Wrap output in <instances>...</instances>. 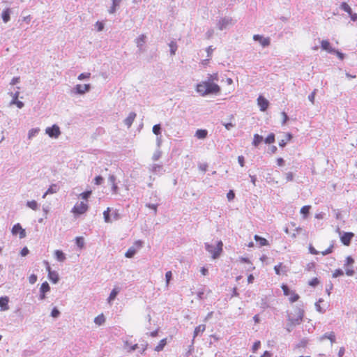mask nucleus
<instances>
[{"label": "nucleus", "mask_w": 357, "mask_h": 357, "mask_svg": "<svg viewBox=\"0 0 357 357\" xmlns=\"http://www.w3.org/2000/svg\"><path fill=\"white\" fill-rule=\"evenodd\" d=\"M196 91L202 96L208 95H219L221 93L220 86L211 81H203L196 84Z\"/></svg>", "instance_id": "f257e3e1"}, {"label": "nucleus", "mask_w": 357, "mask_h": 357, "mask_svg": "<svg viewBox=\"0 0 357 357\" xmlns=\"http://www.w3.org/2000/svg\"><path fill=\"white\" fill-rule=\"evenodd\" d=\"M223 243L221 240L217 241L215 246L209 243H204L206 250L211 255L213 259H217L220 257L223 252Z\"/></svg>", "instance_id": "f03ea898"}, {"label": "nucleus", "mask_w": 357, "mask_h": 357, "mask_svg": "<svg viewBox=\"0 0 357 357\" xmlns=\"http://www.w3.org/2000/svg\"><path fill=\"white\" fill-rule=\"evenodd\" d=\"M304 310L301 308V307L296 306V307L294 310V313L288 314L287 316V320L288 321L292 323L294 322V320H298V325H300L304 317Z\"/></svg>", "instance_id": "7ed1b4c3"}, {"label": "nucleus", "mask_w": 357, "mask_h": 357, "mask_svg": "<svg viewBox=\"0 0 357 357\" xmlns=\"http://www.w3.org/2000/svg\"><path fill=\"white\" fill-rule=\"evenodd\" d=\"M337 231L339 232L341 243L346 246L350 245L354 234L351 231H342L340 228L337 229Z\"/></svg>", "instance_id": "20e7f679"}, {"label": "nucleus", "mask_w": 357, "mask_h": 357, "mask_svg": "<svg viewBox=\"0 0 357 357\" xmlns=\"http://www.w3.org/2000/svg\"><path fill=\"white\" fill-rule=\"evenodd\" d=\"M89 209V206L87 204L81 202L79 204H77L74 206L72 209V212L74 213L75 216H79L84 213H85Z\"/></svg>", "instance_id": "39448f33"}, {"label": "nucleus", "mask_w": 357, "mask_h": 357, "mask_svg": "<svg viewBox=\"0 0 357 357\" xmlns=\"http://www.w3.org/2000/svg\"><path fill=\"white\" fill-rule=\"evenodd\" d=\"M91 89V84H77L71 90L72 93L77 95H83Z\"/></svg>", "instance_id": "423d86ee"}, {"label": "nucleus", "mask_w": 357, "mask_h": 357, "mask_svg": "<svg viewBox=\"0 0 357 357\" xmlns=\"http://www.w3.org/2000/svg\"><path fill=\"white\" fill-rule=\"evenodd\" d=\"M45 133L51 138L57 139L61 132L59 126L56 124H54L45 129Z\"/></svg>", "instance_id": "0eeeda50"}, {"label": "nucleus", "mask_w": 357, "mask_h": 357, "mask_svg": "<svg viewBox=\"0 0 357 357\" xmlns=\"http://www.w3.org/2000/svg\"><path fill=\"white\" fill-rule=\"evenodd\" d=\"M354 259L351 256H347L344 261V266L346 268L345 273L348 276H353L355 271L351 266L354 264Z\"/></svg>", "instance_id": "6e6552de"}, {"label": "nucleus", "mask_w": 357, "mask_h": 357, "mask_svg": "<svg viewBox=\"0 0 357 357\" xmlns=\"http://www.w3.org/2000/svg\"><path fill=\"white\" fill-rule=\"evenodd\" d=\"M11 233L13 236L19 235L20 238L26 237V230L22 228L20 223H16L13 226Z\"/></svg>", "instance_id": "1a4fd4ad"}, {"label": "nucleus", "mask_w": 357, "mask_h": 357, "mask_svg": "<svg viewBox=\"0 0 357 357\" xmlns=\"http://www.w3.org/2000/svg\"><path fill=\"white\" fill-rule=\"evenodd\" d=\"M253 40L258 42L263 47H268L271 45L269 37H264L262 35L255 34L253 36Z\"/></svg>", "instance_id": "9d476101"}, {"label": "nucleus", "mask_w": 357, "mask_h": 357, "mask_svg": "<svg viewBox=\"0 0 357 357\" xmlns=\"http://www.w3.org/2000/svg\"><path fill=\"white\" fill-rule=\"evenodd\" d=\"M257 104L260 108V110L265 112L267 110L269 106V101L262 96H259L257 98Z\"/></svg>", "instance_id": "9b49d317"}, {"label": "nucleus", "mask_w": 357, "mask_h": 357, "mask_svg": "<svg viewBox=\"0 0 357 357\" xmlns=\"http://www.w3.org/2000/svg\"><path fill=\"white\" fill-rule=\"evenodd\" d=\"M321 48L322 50L326 51L329 54H333L335 49L331 46L328 40H322L321 41Z\"/></svg>", "instance_id": "f8f14e48"}, {"label": "nucleus", "mask_w": 357, "mask_h": 357, "mask_svg": "<svg viewBox=\"0 0 357 357\" xmlns=\"http://www.w3.org/2000/svg\"><path fill=\"white\" fill-rule=\"evenodd\" d=\"M231 19L229 17H222L218 22V28L222 31L227 29V26L231 23Z\"/></svg>", "instance_id": "ddd939ff"}, {"label": "nucleus", "mask_w": 357, "mask_h": 357, "mask_svg": "<svg viewBox=\"0 0 357 357\" xmlns=\"http://www.w3.org/2000/svg\"><path fill=\"white\" fill-rule=\"evenodd\" d=\"M116 177L114 174H110L108 178V182L112 185V192L113 194H117L119 187L116 183Z\"/></svg>", "instance_id": "4468645a"}, {"label": "nucleus", "mask_w": 357, "mask_h": 357, "mask_svg": "<svg viewBox=\"0 0 357 357\" xmlns=\"http://www.w3.org/2000/svg\"><path fill=\"white\" fill-rule=\"evenodd\" d=\"M9 298L6 296L0 297V309L1 311H6L9 309Z\"/></svg>", "instance_id": "2eb2a0df"}, {"label": "nucleus", "mask_w": 357, "mask_h": 357, "mask_svg": "<svg viewBox=\"0 0 357 357\" xmlns=\"http://www.w3.org/2000/svg\"><path fill=\"white\" fill-rule=\"evenodd\" d=\"M324 302V301L323 298H319L318 301L315 303L316 310L321 313L325 312L326 308L328 307L327 303L321 305V303H323Z\"/></svg>", "instance_id": "dca6fc26"}, {"label": "nucleus", "mask_w": 357, "mask_h": 357, "mask_svg": "<svg viewBox=\"0 0 357 357\" xmlns=\"http://www.w3.org/2000/svg\"><path fill=\"white\" fill-rule=\"evenodd\" d=\"M11 9L6 8L1 13V19L4 23H7L10 20Z\"/></svg>", "instance_id": "f3484780"}, {"label": "nucleus", "mask_w": 357, "mask_h": 357, "mask_svg": "<svg viewBox=\"0 0 357 357\" xmlns=\"http://www.w3.org/2000/svg\"><path fill=\"white\" fill-rule=\"evenodd\" d=\"M254 239L255 240L257 243L259 244V247L266 246V245H269L268 241L266 238H265L259 235L255 234L254 236Z\"/></svg>", "instance_id": "a211bd4d"}, {"label": "nucleus", "mask_w": 357, "mask_h": 357, "mask_svg": "<svg viewBox=\"0 0 357 357\" xmlns=\"http://www.w3.org/2000/svg\"><path fill=\"white\" fill-rule=\"evenodd\" d=\"M48 279L53 284H56L59 281V275L56 271H49Z\"/></svg>", "instance_id": "6ab92c4d"}, {"label": "nucleus", "mask_w": 357, "mask_h": 357, "mask_svg": "<svg viewBox=\"0 0 357 357\" xmlns=\"http://www.w3.org/2000/svg\"><path fill=\"white\" fill-rule=\"evenodd\" d=\"M136 116L137 114L135 112H131L129 113L128 117L124 120V123L128 126V128H130L132 126Z\"/></svg>", "instance_id": "aec40b11"}, {"label": "nucleus", "mask_w": 357, "mask_h": 357, "mask_svg": "<svg viewBox=\"0 0 357 357\" xmlns=\"http://www.w3.org/2000/svg\"><path fill=\"white\" fill-rule=\"evenodd\" d=\"M274 271L277 275L285 274L287 271L286 266L282 265V263L274 266Z\"/></svg>", "instance_id": "412c9836"}, {"label": "nucleus", "mask_w": 357, "mask_h": 357, "mask_svg": "<svg viewBox=\"0 0 357 357\" xmlns=\"http://www.w3.org/2000/svg\"><path fill=\"white\" fill-rule=\"evenodd\" d=\"M325 339H328L333 344L335 342L336 337L334 332L326 333L320 337V341H323Z\"/></svg>", "instance_id": "4be33fe9"}, {"label": "nucleus", "mask_w": 357, "mask_h": 357, "mask_svg": "<svg viewBox=\"0 0 357 357\" xmlns=\"http://www.w3.org/2000/svg\"><path fill=\"white\" fill-rule=\"evenodd\" d=\"M122 0H112V3L109 9L108 10L109 13L114 14L116 12L119 8Z\"/></svg>", "instance_id": "5701e85b"}, {"label": "nucleus", "mask_w": 357, "mask_h": 357, "mask_svg": "<svg viewBox=\"0 0 357 357\" xmlns=\"http://www.w3.org/2000/svg\"><path fill=\"white\" fill-rule=\"evenodd\" d=\"M59 187L58 186L57 184L54 183V184L50 185V187L48 188V189L47 190V191L43 195V198H45L47 195H50V194H54V193L57 192L59 191Z\"/></svg>", "instance_id": "b1692460"}, {"label": "nucleus", "mask_w": 357, "mask_h": 357, "mask_svg": "<svg viewBox=\"0 0 357 357\" xmlns=\"http://www.w3.org/2000/svg\"><path fill=\"white\" fill-rule=\"evenodd\" d=\"M263 142V136L256 133L253 136V141L252 142V144L255 147H258Z\"/></svg>", "instance_id": "393cba45"}, {"label": "nucleus", "mask_w": 357, "mask_h": 357, "mask_svg": "<svg viewBox=\"0 0 357 357\" xmlns=\"http://www.w3.org/2000/svg\"><path fill=\"white\" fill-rule=\"evenodd\" d=\"M208 136V130L206 129H197L195 132V137L199 139H204Z\"/></svg>", "instance_id": "a878e982"}, {"label": "nucleus", "mask_w": 357, "mask_h": 357, "mask_svg": "<svg viewBox=\"0 0 357 357\" xmlns=\"http://www.w3.org/2000/svg\"><path fill=\"white\" fill-rule=\"evenodd\" d=\"M112 208L110 207H107L105 211L103 212V218L104 220L107 223H111L112 222Z\"/></svg>", "instance_id": "bb28decb"}, {"label": "nucleus", "mask_w": 357, "mask_h": 357, "mask_svg": "<svg viewBox=\"0 0 357 357\" xmlns=\"http://www.w3.org/2000/svg\"><path fill=\"white\" fill-rule=\"evenodd\" d=\"M54 257L60 262H63L66 259V254L61 250H56L54 251Z\"/></svg>", "instance_id": "cd10ccee"}, {"label": "nucleus", "mask_w": 357, "mask_h": 357, "mask_svg": "<svg viewBox=\"0 0 357 357\" xmlns=\"http://www.w3.org/2000/svg\"><path fill=\"white\" fill-rule=\"evenodd\" d=\"M311 208V206L310 205H305L303 206L300 211V213L303 216L304 219L307 218L310 214V211Z\"/></svg>", "instance_id": "c85d7f7f"}, {"label": "nucleus", "mask_w": 357, "mask_h": 357, "mask_svg": "<svg viewBox=\"0 0 357 357\" xmlns=\"http://www.w3.org/2000/svg\"><path fill=\"white\" fill-rule=\"evenodd\" d=\"M75 243L79 249L82 250L84 248L85 243L83 236H77L75 239Z\"/></svg>", "instance_id": "c756f323"}, {"label": "nucleus", "mask_w": 357, "mask_h": 357, "mask_svg": "<svg viewBox=\"0 0 357 357\" xmlns=\"http://www.w3.org/2000/svg\"><path fill=\"white\" fill-rule=\"evenodd\" d=\"M275 142V135L273 132H271L268 135L266 138H264V142L266 144H271Z\"/></svg>", "instance_id": "7c9ffc66"}, {"label": "nucleus", "mask_w": 357, "mask_h": 357, "mask_svg": "<svg viewBox=\"0 0 357 357\" xmlns=\"http://www.w3.org/2000/svg\"><path fill=\"white\" fill-rule=\"evenodd\" d=\"M206 329V326L204 324H200L197 326L194 331L193 339H195L197 336H198L200 333H203Z\"/></svg>", "instance_id": "2f4dec72"}, {"label": "nucleus", "mask_w": 357, "mask_h": 357, "mask_svg": "<svg viewBox=\"0 0 357 357\" xmlns=\"http://www.w3.org/2000/svg\"><path fill=\"white\" fill-rule=\"evenodd\" d=\"M283 292L285 296H289V295H290V293L293 292V294L291 295V296L289 298L290 303H291L297 301L299 298L298 294H296L295 291H283Z\"/></svg>", "instance_id": "473e14b6"}, {"label": "nucleus", "mask_w": 357, "mask_h": 357, "mask_svg": "<svg viewBox=\"0 0 357 357\" xmlns=\"http://www.w3.org/2000/svg\"><path fill=\"white\" fill-rule=\"evenodd\" d=\"M137 45L139 48V50H142V46L145 43L146 36L144 35H140L137 39Z\"/></svg>", "instance_id": "72a5a7b5"}, {"label": "nucleus", "mask_w": 357, "mask_h": 357, "mask_svg": "<svg viewBox=\"0 0 357 357\" xmlns=\"http://www.w3.org/2000/svg\"><path fill=\"white\" fill-rule=\"evenodd\" d=\"M40 132L39 128H33L29 130L28 132V139H31L33 137H36Z\"/></svg>", "instance_id": "f704fd0d"}, {"label": "nucleus", "mask_w": 357, "mask_h": 357, "mask_svg": "<svg viewBox=\"0 0 357 357\" xmlns=\"http://www.w3.org/2000/svg\"><path fill=\"white\" fill-rule=\"evenodd\" d=\"M105 322V317L103 314H99L94 319V323L98 326L102 325Z\"/></svg>", "instance_id": "c9c22d12"}, {"label": "nucleus", "mask_w": 357, "mask_h": 357, "mask_svg": "<svg viewBox=\"0 0 357 357\" xmlns=\"http://www.w3.org/2000/svg\"><path fill=\"white\" fill-rule=\"evenodd\" d=\"M340 8L341 10H342L344 12L347 13L348 15H349L350 13H351L353 12L351 8L350 7V6L347 3H346V2H342L341 4H340Z\"/></svg>", "instance_id": "e433bc0d"}, {"label": "nucleus", "mask_w": 357, "mask_h": 357, "mask_svg": "<svg viewBox=\"0 0 357 357\" xmlns=\"http://www.w3.org/2000/svg\"><path fill=\"white\" fill-rule=\"evenodd\" d=\"M169 52H170V54L171 55H175L176 54V52L177 51V48H178V45L176 44V42L175 41H171L169 43Z\"/></svg>", "instance_id": "4c0bfd02"}, {"label": "nucleus", "mask_w": 357, "mask_h": 357, "mask_svg": "<svg viewBox=\"0 0 357 357\" xmlns=\"http://www.w3.org/2000/svg\"><path fill=\"white\" fill-rule=\"evenodd\" d=\"M159 206V204L158 203H154V204H151V203H146L145 204V206L146 208H149L151 210L153 211V215H157V212H158V206Z\"/></svg>", "instance_id": "58836bf2"}, {"label": "nucleus", "mask_w": 357, "mask_h": 357, "mask_svg": "<svg viewBox=\"0 0 357 357\" xmlns=\"http://www.w3.org/2000/svg\"><path fill=\"white\" fill-rule=\"evenodd\" d=\"M166 344H167V339L164 338L160 341V342L155 347L154 350L156 351H162Z\"/></svg>", "instance_id": "ea45409f"}, {"label": "nucleus", "mask_w": 357, "mask_h": 357, "mask_svg": "<svg viewBox=\"0 0 357 357\" xmlns=\"http://www.w3.org/2000/svg\"><path fill=\"white\" fill-rule=\"evenodd\" d=\"M137 253V250L134 247L130 248L126 252L125 257L127 258H132Z\"/></svg>", "instance_id": "a19ab883"}, {"label": "nucleus", "mask_w": 357, "mask_h": 357, "mask_svg": "<svg viewBox=\"0 0 357 357\" xmlns=\"http://www.w3.org/2000/svg\"><path fill=\"white\" fill-rule=\"evenodd\" d=\"M26 206L34 211L38 208V204L36 200L27 201Z\"/></svg>", "instance_id": "79ce46f5"}, {"label": "nucleus", "mask_w": 357, "mask_h": 357, "mask_svg": "<svg viewBox=\"0 0 357 357\" xmlns=\"http://www.w3.org/2000/svg\"><path fill=\"white\" fill-rule=\"evenodd\" d=\"M152 131H153V132L156 136L160 135H161V132H162V126H161V124L158 123V124L154 125V126H153Z\"/></svg>", "instance_id": "37998d69"}, {"label": "nucleus", "mask_w": 357, "mask_h": 357, "mask_svg": "<svg viewBox=\"0 0 357 357\" xmlns=\"http://www.w3.org/2000/svg\"><path fill=\"white\" fill-rule=\"evenodd\" d=\"M119 291H111L110 294L107 298V302L109 305H112V302L116 299L118 296Z\"/></svg>", "instance_id": "c03bdc74"}, {"label": "nucleus", "mask_w": 357, "mask_h": 357, "mask_svg": "<svg viewBox=\"0 0 357 357\" xmlns=\"http://www.w3.org/2000/svg\"><path fill=\"white\" fill-rule=\"evenodd\" d=\"M294 321V322L291 323V322L289 321L287 323L286 329H287V331L288 332H291L293 331L294 328L296 326L298 325V319L297 320L295 319Z\"/></svg>", "instance_id": "a18cd8bd"}, {"label": "nucleus", "mask_w": 357, "mask_h": 357, "mask_svg": "<svg viewBox=\"0 0 357 357\" xmlns=\"http://www.w3.org/2000/svg\"><path fill=\"white\" fill-rule=\"evenodd\" d=\"M319 283L320 280L317 278H313L308 282V284L312 288H317Z\"/></svg>", "instance_id": "49530a36"}, {"label": "nucleus", "mask_w": 357, "mask_h": 357, "mask_svg": "<svg viewBox=\"0 0 357 357\" xmlns=\"http://www.w3.org/2000/svg\"><path fill=\"white\" fill-rule=\"evenodd\" d=\"M10 105H15L19 109H22L24 106V103L18 99H12Z\"/></svg>", "instance_id": "de8ad7c7"}, {"label": "nucleus", "mask_w": 357, "mask_h": 357, "mask_svg": "<svg viewBox=\"0 0 357 357\" xmlns=\"http://www.w3.org/2000/svg\"><path fill=\"white\" fill-rule=\"evenodd\" d=\"M308 343V340L303 338L302 339L298 344H296L295 348H304L307 346Z\"/></svg>", "instance_id": "09e8293b"}, {"label": "nucleus", "mask_w": 357, "mask_h": 357, "mask_svg": "<svg viewBox=\"0 0 357 357\" xmlns=\"http://www.w3.org/2000/svg\"><path fill=\"white\" fill-rule=\"evenodd\" d=\"M332 54H335L337 56V57L341 60V61H343L345 57H346V54L342 52H340L339 50L337 49H335V52Z\"/></svg>", "instance_id": "8fccbe9b"}, {"label": "nucleus", "mask_w": 357, "mask_h": 357, "mask_svg": "<svg viewBox=\"0 0 357 357\" xmlns=\"http://www.w3.org/2000/svg\"><path fill=\"white\" fill-rule=\"evenodd\" d=\"M104 178L101 175L96 176L93 179V183L96 185H100L103 183Z\"/></svg>", "instance_id": "3c124183"}, {"label": "nucleus", "mask_w": 357, "mask_h": 357, "mask_svg": "<svg viewBox=\"0 0 357 357\" xmlns=\"http://www.w3.org/2000/svg\"><path fill=\"white\" fill-rule=\"evenodd\" d=\"M236 197L234 190H229L227 193V198L229 202H232Z\"/></svg>", "instance_id": "603ef678"}, {"label": "nucleus", "mask_w": 357, "mask_h": 357, "mask_svg": "<svg viewBox=\"0 0 357 357\" xmlns=\"http://www.w3.org/2000/svg\"><path fill=\"white\" fill-rule=\"evenodd\" d=\"M219 77L218 73L213 74H208L207 79L206 81H211L214 82L215 81H218Z\"/></svg>", "instance_id": "864d4df0"}, {"label": "nucleus", "mask_w": 357, "mask_h": 357, "mask_svg": "<svg viewBox=\"0 0 357 357\" xmlns=\"http://www.w3.org/2000/svg\"><path fill=\"white\" fill-rule=\"evenodd\" d=\"M162 155V151H160V148H158L155 153L153 155L152 160L153 161H157L160 159V158Z\"/></svg>", "instance_id": "5fc2aeb1"}, {"label": "nucleus", "mask_w": 357, "mask_h": 357, "mask_svg": "<svg viewBox=\"0 0 357 357\" xmlns=\"http://www.w3.org/2000/svg\"><path fill=\"white\" fill-rule=\"evenodd\" d=\"M173 280V274L171 271L166 272L165 273V280L167 286L170 283V282Z\"/></svg>", "instance_id": "6e6d98bb"}, {"label": "nucleus", "mask_w": 357, "mask_h": 357, "mask_svg": "<svg viewBox=\"0 0 357 357\" xmlns=\"http://www.w3.org/2000/svg\"><path fill=\"white\" fill-rule=\"evenodd\" d=\"M112 219L113 220H118L121 218V215L119 213L118 210H114L112 213Z\"/></svg>", "instance_id": "4d7b16f0"}, {"label": "nucleus", "mask_w": 357, "mask_h": 357, "mask_svg": "<svg viewBox=\"0 0 357 357\" xmlns=\"http://www.w3.org/2000/svg\"><path fill=\"white\" fill-rule=\"evenodd\" d=\"M344 273L342 268H337L333 273V277L338 278V277L344 275Z\"/></svg>", "instance_id": "13d9d810"}, {"label": "nucleus", "mask_w": 357, "mask_h": 357, "mask_svg": "<svg viewBox=\"0 0 357 357\" xmlns=\"http://www.w3.org/2000/svg\"><path fill=\"white\" fill-rule=\"evenodd\" d=\"M91 195V190H86L80 194V197L84 200H87Z\"/></svg>", "instance_id": "bf43d9fd"}, {"label": "nucleus", "mask_w": 357, "mask_h": 357, "mask_svg": "<svg viewBox=\"0 0 357 357\" xmlns=\"http://www.w3.org/2000/svg\"><path fill=\"white\" fill-rule=\"evenodd\" d=\"M281 115L282 116V125L284 126L289 121V117L285 112H282Z\"/></svg>", "instance_id": "052dcab7"}, {"label": "nucleus", "mask_w": 357, "mask_h": 357, "mask_svg": "<svg viewBox=\"0 0 357 357\" xmlns=\"http://www.w3.org/2000/svg\"><path fill=\"white\" fill-rule=\"evenodd\" d=\"M91 77V73H82L79 75L78 79L79 80H84L88 79Z\"/></svg>", "instance_id": "680f3d73"}, {"label": "nucleus", "mask_w": 357, "mask_h": 357, "mask_svg": "<svg viewBox=\"0 0 357 357\" xmlns=\"http://www.w3.org/2000/svg\"><path fill=\"white\" fill-rule=\"evenodd\" d=\"M318 89H315L308 96V100L312 103L314 104V98L317 94Z\"/></svg>", "instance_id": "e2e57ef3"}, {"label": "nucleus", "mask_w": 357, "mask_h": 357, "mask_svg": "<svg viewBox=\"0 0 357 357\" xmlns=\"http://www.w3.org/2000/svg\"><path fill=\"white\" fill-rule=\"evenodd\" d=\"M163 169L162 165L155 164L153 165L152 171L155 173L160 172Z\"/></svg>", "instance_id": "0e129e2a"}, {"label": "nucleus", "mask_w": 357, "mask_h": 357, "mask_svg": "<svg viewBox=\"0 0 357 357\" xmlns=\"http://www.w3.org/2000/svg\"><path fill=\"white\" fill-rule=\"evenodd\" d=\"M261 347V342L259 340H257L254 342L252 351L253 353H255Z\"/></svg>", "instance_id": "69168bd1"}, {"label": "nucleus", "mask_w": 357, "mask_h": 357, "mask_svg": "<svg viewBox=\"0 0 357 357\" xmlns=\"http://www.w3.org/2000/svg\"><path fill=\"white\" fill-rule=\"evenodd\" d=\"M96 27L98 31H102L104 29L105 24L102 22L98 21L96 23Z\"/></svg>", "instance_id": "338daca9"}, {"label": "nucleus", "mask_w": 357, "mask_h": 357, "mask_svg": "<svg viewBox=\"0 0 357 357\" xmlns=\"http://www.w3.org/2000/svg\"><path fill=\"white\" fill-rule=\"evenodd\" d=\"M60 315L59 310L56 307H53L51 312V316L54 318H57Z\"/></svg>", "instance_id": "774afa93"}]
</instances>
